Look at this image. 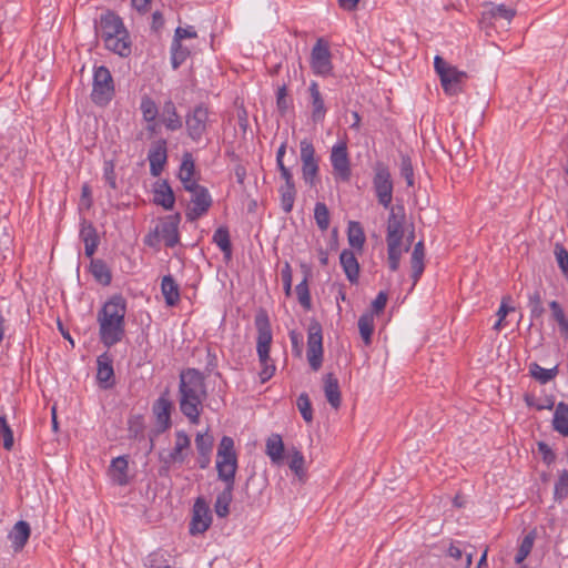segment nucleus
Listing matches in <instances>:
<instances>
[{
	"mask_svg": "<svg viewBox=\"0 0 568 568\" xmlns=\"http://www.w3.org/2000/svg\"><path fill=\"white\" fill-rule=\"evenodd\" d=\"M207 397L205 377L195 369L187 368L180 373L179 405L181 413L192 424H197L203 409V402Z\"/></svg>",
	"mask_w": 568,
	"mask_h": 568,
	"instance_id": "f257e3e1",
	"label": "nucleus"
},
{
	"mask_svg": "<svg viewBox=\"0 0 568 568\" xmlns=\"http://www.w3.org/2000/svg\"><path fill=\"white\" fill-rule=\"evenodd\" d=\"M125 300L115 295L111 297L98 314L101 342L111 347L119 343L124 335Z\"/></svg>",
	"mask_w": 568,
	"mask_h": 568,
	"instance_id": "f03ea898",
	"label": "nucleus"
},
{
	"mask_svg": "<svg viewBox=\"0 0 568 568\" xmlns=\"http://www.w3.org/2000/svg\"><path fill=\"white\" fill-rule=\"evenodd\" d=\"M97 34L103 40L105 48L121 57H128L131 52L129 33L122 19L112 11L101 14L95 24Z\"/></svg>",
	"mask_w": 568,
	"mask_h": 568,
	"instance_id": "7ed1b4c3",
	"label": "nucleus"
},
{
	"mask_svg": "<svg viewBox=\"0 0 568 568\" xmlns=\"http://www.w3.org/2000/svg\"><path fill=\"white\" fill-rule=\"evenodd\" d=\"M405 210L403 205L390 207L387 221V262L390 271L396 272L402 258V242L404 237Z\"/></svg>",
	"mask_w": 568,
	"mask_h": 568,
	"instance_id": "20e7f679",
	"label": "nucleus"
},
{
	"mask_svg": "<svg viewBox=\"0 0 568 568\" xmlns=\"http://www.w3.org/2000/svg\"><path fill=\"white\" fill-rule=\"evenodd\" d=\"M255 327L257 329V355L262 365L260 373L262 382L268 381L275 372V366L271 363L270 348L272 343V329L268 315L261 310L255 316Z\"/></svg>",
	"mask_w": 568,
	"mask_h": 568,
	"instance_id": "39448f33",
	"label": "nucleus"
},
{
	"mask_svg": "<svg viewBox=\"0 0 568 568\" xmlns=\"http://www.w3.org/2000/svg\"><path fill=\"white\" fill-rule=\"evenodd\" d=\"M217 477L222 481H235L237 470V455L234 448V440L223 436L220 440L216 453Z\"/></svg>",
	"mask_w": 568,
	"mask_h": 568,
	"instance_id": "423d86ee",
	"label": "nucleus"
},
{
	"mask_svg": "<svg viewBox=\"0 0 568 568\" xmlns=\"http://www.w3.org/2000/svg\"><path fill=\"white\" fill-rule=\"evenodd\" d=\"M434 68L439 75L444 91L449 95H456L462 92V84L467 78L466 72L459 71L456 67L448 64L442 57L436 55Z\"/></svg>",
	"mask_w": 568,
	"mask_h": 568,
	"instance_id": "0eeeda50",
	"label": "nucleus"
},
{
	"mask_svg": "<svg viewBox=\"0 0 568 568\" xmlns=\"http://www.w3.org/2000/svg\"><path fill=\"white\" fill-rule=\"evenodd\" d=\"M114 91V82L109 69L104 65L95 68L91 92L92 101L97 105L104 106L112 100Z\"/></svg>",
	"mask_w": 568,
	"mask_h": 568,
	"instance_id": "6e6552de",
	"label": "nucleus"
},
{
	"mask_svg": "<svg viewBox=\"0 0 568 568\" xmlns=\"http://www.w3.org/2000/svg\"><path fill=\"white\" fill-rule=\"evenodd\" d=\"M373 186L376 193L377 201L385 209L390 207L393 200V181L388 168L377 162L374 168Z\"/></svg>",
	"mask_w": 568,
	"mask_h": 568,
	"instance_id": "1a4fd4ad",
	"label": "nucleus"
},
{
	"mask_svg": "<svg viewBox=\"0 0 568 568\" xmlns=\"http://www.w3.org/2000/svg\"><path fill=\"white\" fill-rule=\"evenodd\" d=\"M302 178L310 187H315L318 183V160L315 156V148L311 141L304 139L300 143Z\"/></svg>",
	"mask_w": 568,
	"mask_h": 568,
	"instance_id": "9d476101",
	"label": "nucleus"
},
{
	"mask_svg": "<svg viewBox=\"0 0 568 568\" xmlns=\"http://www.w3.org/2000/svg\"><path fill=\"white\" fill-rule=\"evenodd\" d=\"M306 356L311 368L317 372L323 363V334L317 321H312L308 325Z\"/></svg>",
	"mask_w": 568,
	"mask_h": 568,
	"instance_id": "9b49d317",
	"label": "nucleus"
},
{
	"mask_svg": "<svg viewBox=\"0 0 568 568\" xmlns=\"http://www.w3.org/2000/svg\"><path fill=\"white\" fill-rule=\"evenodd\" d=\"M210 123L209 110L200 104L195 106L185 118V125L189 136L197 142L205 134Z\"/></svg>",
	"mask_w": 568,
	"mask_h": 568,
	"instance_id": "f8f14e48",
	"label": "nucleus"
},
{
	"mask_svg": "<svg viewBox=\"0 0 568 568\" xmlns=\"http://www.w3.org/2000/svg\"><path fill=\"white\" fill-rule=\"evenodd\" d=\"M190 447L189 436L182 430L178 432L174 448L171 452L160 454V462L163 467L168 470L173 464L184 463Z\"/></svg>",
	"mask_w": 568,
	"mask_h": 568,
	"instance_id": "ddd939ff",
	"label": "nucleus"
},
{
	"mask_svg": "<svg viewBox=\"0 0 568 568\" xmlns=\"http://www.w3.org/2000/svg\"><path fill=\"white\" fill-rule=\"evenodd\" d=\"M311 67L318 75H328L332 71L331 51L323 39H318L312 49Z\"/></svg>",
	"mask_w": 568,
	"mask_h": 568,
	"instance_id": "4468645a",
	"label": "nucleus"
},
{
	"mask_svg": "<svg viewBox=\"0 0 568 568\" xmlns=\"http://www.w3.org/2000/svg\"><path fill=\"white\" fill-rule=\"evenodd\" d=\"M212 523V516L206 501L199 497L193 505V516L190 523V534L197 535L206 531Z\"/></svg>",
	"mask_w": 568,
	"mask_h": 568,
	"instance_id": "2eb2a0df",
	"label": "nucleus"
},
{
	"mask_svg": "<svg viewBox=\"0 0 568 568\" xmlns=\"http://www.w3.org/2000/svg\"><path fill=\"white\" fill-rule=\"evenodd\" d=\"M212 205V197L206 187L199 189L197 192L191 194L190 205L185 216L187 221H195L205 214Z\"/></svg>",
	"mask_w": 568,
	"mask_h": 568,
	"instance_id": "dca6fc26",
	"label": "nucleus"
},
{
	"mask_svg": "<svg viewBox=\"0 0 568 568\" xmlns=\"http://www.w3.org/2000/svg\"><path fill=\"white\" fill-rule=\"evenodd\" d=\"M331 162L337 179L348 181L351 178V168L345 143H338L332 148Z\"/></svg>",
	"mask_w": 568,
	"mask_h": 568,
	"instance_id": "f3484780",
	"label": "nucleus"
},
{
	"mask_svg": "<svg viewBox=\"0 0 568 568\" xmlns=\"http://www.w3.org/2000/svg\"><path fill=\"white\" fill-rule=\"evenodd\" d=\"M180 214L170 215L163 219L156 226L161 240L168 247H173L179 243L178 226L180 223Z\"/></svg>",
	"mask_w": 568,
	"mask_h": 568,
	"instance_id": "a211bd4d",
	"label": "nucleus"
},
{
	"mask_svg": "<svg viewBox=\"0 0 568 568\" xmlns=\"http://www.w3.org/2000/svg\"><path fill=\"white\" fill-rule=\"evenodd\" d=\"M148 159L150 162V173L153 176H159L168 159L166 141L164 139H160L151 145Z\"/></svg>",
	"mask_w": 568,
	"mask_h": 568,
	"instance_id": "6ab92c4d",
	"label": "nucleus"
},
{
	"mask_svg": "<svg viewBox=\"0 0 568 568\" xmlns=\"http://www.w3.org/2000/svg\"><path fill=\"white\" fill-rule=\"evenodd\" d=\"M97 379L102 388H110L114 384L112 358L106 353L98 357Z\"/></svg>",
	"mask_w": 568,
	"mask_h": 568,
	"instance_id": "aec40b11",
	"label": "nucleus"
},
{
	"mask_svg": "<svg viewBox=\"0 0 568 568\" xmlns=\"http://www.w3.org/2000/svg\"><path fill=\"white\" fill-rule=\"evenodd\" d=\"M80 237L84 243V253L88 257H92L99 245V235L93 224L87 220H82L80 229Z\"/></svg>",
	"mask_w": 568,
	"mask_h": 568,
	"instance_id": "412c9836",
	"label": "nucleus"
},
{
	"mask_svg": "<svg viewBox=\"0 0 568 568\" xmlns=\"http://www.w3.org/2000/svg\"><path fill=\"white\" fill-rule=\"evenodd\" d=\"M31 534L30 525L24 520H19L10 530L8 538L14 551H20L26 546Z\"/></svg>",
	"mask_w": 568,
	"mask_h": 568,
	"instance_id": "4be33fe9",
	"label": "nucleus"
},
{
	"mask_svg": "<svg viewBox=\"0 0 568 568\" xmlns=\"http://www.w3.org/2000/svg\"><path fill=\"white\" fill-rule=\"evenodd\" d=\"M225 484L224 489L217 495L214 510L217 517L225 518L230 514V505L233 499V489L235 481H223Z\"/></svg>",
	"mask_w": 568,
	"mask_h": 568,
	"instance_id": "5701e85b",
	"label": "nucleus"
},
{
	"mask_svg": "<svg viewBox=\"0 0 568 568\" xmlns=\"http://www.w3.org/2000/svg\"><path fill=\"white\" fill-rule=\"evenodd\" d=\"M155 204L161 205L165 210H171L174 206L175 196L172 187L166 181H158L154 185Z\"/></svg>",
	"mask_w": 568,
	"mask_h": 568,
	"instance_id": "b1692460",
	"label": "nucleus"
},
{
	"mask_svg": "<svg viewBox=\"0 0 568 568\" xmlns=\"http://www.w3.org/2000/svg\"><path fill=\"white\" fill-rule=\"evenodd\" d=\"M339 262L347 280L353 284L357 283L359 276V264L354 252L349 250L342 251Z\"/></svg>",
	"mask_w": 568,
	"mask_h": 568,
	"instance_id": "393cba45",
	"label": "nucleus"
},
{
	"mask_svg": "<svg viewBox=\"0 0 568 568\" xmlns=\"http://www.w3.org/2000/svg\"><path fill=\"white\" fill-rule=\"evenodd\" d=\"M324 393L328 404L334 409H338L342 404L341 389L338 379L332 373L324 377Z\"/></svg>",
	"mask_w": 568,
	"mask_h": 568,
	"instance_id": "a878e982",
	"label": "nucleus"
},
{
	"mask_svg": "<svg viewBox=\"0 0 568 568\" xmlns=\"http://www.w3.org/2000/svg\"><path fill=\"white\" fill-rule=\"evenodd\" d=\"M308 91L312 104V120L314 122H320L325 118L326 114L324 99L320 92L318 84L315 81L310 84Z\"/></svg>",
	"mask_w": 568,
	"mask_h": 568,
	"instance_id": "bb28decb",
	"label": "nucleus"
},
{
	"mask_svg": "<svg viewBox=\"0 0 568 568\" xmlns=\"http://www.w3.org/2000/svg\"><path fill=\"white\" fill-rule=\"evenodd\" d=\"M488 8L483 12L481 23H491L495 19H504L508 22L515 17L516 11L507 8L504 4L494 6L493 3L486 4Z\"/></svg>",
	"mask_w": 568,
	"mask_h": 568,
	"instance_id": "cd10ccee",
	"label": "nucleus"
},
{
	"mask_svg": "<svg viewBox=\"0 0 568 568\" xmlns=\"http://www.w3.org/2000/svg\"><path fill=\"white\" fill-rule=\"evenodd\" d=\"M284 449V443L281 435L272 434L268 436L265 445V454L273 464L280 465L283 462Z\"/></svg>",
	"mask_w": 568,
	"mask_h": 568,
	"instance_id": "c85d7f7f",
	"label": "nucleus"
},
{
	"mask_svg": "<svg viewBox=\"0 0 568 568\" xmlns=\"http://www.w3.org/2000/svg\"><path fill=\"white\" fill-rule=\"evenodd\" d=\"M171 408L172 403L163 396L154 404V412L161 430H165L171 426Z\"/></svg>",
	"mask_w": 568,
	"mask_h": 568,
	"instance_id": "c756f323",
	"label": "nucleus"
},
{
	"mask_svg": "<svg viewBox=\"0 0 568 568\" xmlns=\"http://www.w3.org/2000/svg\"><path fill=\"white\" fill-rule=\"evenodd\" d=\"M110 476L112 480L120 486L128 484V459L124 456L116 457L112 460Z\"/></svg>",
	"mask_w": 568,
	"mask_h": 568,
	"instance_id": "7c9ffc66",
	"label": "nucleus"
},
{
	"mask_svg": "<svg viewBox=\"0 0 568 568\" xmlns=\"http://www.w3.org/2000/svg\"><path fill=\"white\" fill-rule=\"evenodd\" d=\"M161 291L166 305L174 306L180 301L179 286L171 275H166L162 278Z\"/></svg>",
	"mask_w": 568,
	"mask_h": 568,
	"instance_id": "2f4dec72",
	"label": "nucleus"
},
{
	"mask_svg": "<svg viewBox=\"0 0 568 568\" xmlns=\"http://www.w3.org/2000/svg\"><path fill=\"white\" fill-rule=\"evenodd\" d=\"M552 427L562 436H568V405L564 402L558 403L556 406Z\"/></svg>",
	"mask_w": 568,
	"mask_h": 568,
	"instance_id": "473e14b6",
	"label": "nucleus"
},
{
	"mask_svg": "<svg viewBox=\"0 0 568 568\" xmlns=\"http://www.w3.org/2000/svg\"><path fill=\"white\" fill-rule=\"evenodd\" d=\"M163 123L168 130L175 131L182 128V120L176 112L174 103L170 100L163 106Z\"/></svg>",
	"mask_w": 568,
	"mask_h": 568,
	"instance_id": "72a5a7b5",
	"label": "nucleus"
},
{
	"mask_svg": "<svg viewBox=\"0 0 568 568\" xmlns=\"http://www.w3.org/2000/svg\"><path fill=\"white\" fill-rule=\"evenodd\" d=\"M213 242L224 253V256L226 258H231L232 244L230 240V233L226 226H220L219 229H216L213 235Z\"/></svg>",
	"mask_w": 568,
	"mask_h": 568,
	"instance_id": "f704fd0d",
	"label": "nucleus"
},
{
	"mask_svg": "<svg viewBox=\"0 0 568 568\" xmlns=\"http://www.w3.org/2000/svg\"><path fill=\"white\" fill-rule=\"evenodd\" d=\"M348 243L353 248L362 250L365 243V234L358 222L351 221L347 230Z\"/></svg>",
	"mask_w": 568,
	"mask_h": 568,
	"instance_id": "c9c22d12",
	"label": "nucleus"
},
{
	"mask_svg": "<svg viewBox=\"0 0 568 568\" xmlns=\"http://www.w3.org/2000/svg\"><path fill=\"white\" fill-rule=\"evenodd\" d=\"M91 273L94 278L103 285H109L111 283V273L106 264L102 260H92L91 261Z\"/></svg>",
	"mask_w": 568,
	"mask_h": 568,
	"instance_id": "e433bc0d",
	"label": "nucleus"
},
{
	"mask_svg": "<svg viewBox=\"0 0 568 568\" xmlns=\"http://www.w3.org/2000/svg\"><path fill=\"white\" fill-rule=\"evenodd\" d=\"M358 329L361 337L366 345L372 342V334L374 332V316L371 313L363 314L358 320Z\"/></svg>",
	"mask_w": 568,
	"mask_h": 568,
	"instance_id": "4c0bfd02",
	"label": "nucleus"
},
{
	"mask_svg": "<svg viewBox=\"0 0 568 568\" xmlns=\"http://www.w3.org/2000/svg\"><path fill=\"white\" fill-rule=\"evenodd\" d=\"M278 192L281 194V206L285 213H290L293 209L295 196H296V189L295 185H282L278 189Z\"/></svg>",
	"mask_w": 568,
	"mask_h": 568,
	"instance_id": "58836bf2",
	"label": "nucleus"
},
{
	"mask_svg": "<svg viewBox=\"0 0 568 568\" xmlns=\"http://www.w3.org/2000/svg\"><path fill=\"white\" fill-rule=\"evenodd\" d=\"M140 110L145 122H152L153 120H156L159 109L156 103L149 95L142 97Z\"/></svg>",
	"mask_w": 568,
	"mask_h": 568,
	"instance_id": "ea45409f",
	"label": "nucleus"
},
{
	"mask_svg": "<svg viewBox=\"0 0 568 568\" xmlns=\"http://www.w3.org/2000/svg\"><path fill=\"white\" fill-rule=\"evenodd\" d=\"M314 219L321 231H326L329 226V212L325 203L317 202L314 209Z\"/></svg>",
	"mask_w": 568,
	"mask_h": 568,
	"instance_id": "a19ab883",
	"label": "nucleus"
},
{
	"mask_svg": "<svg viewBox=\"0 0 568 568\" xmlns=\"http://www.w3.org/2000/svg\"><path fill=\"white\" fill-rule=\"evenodd\" d=\"M288 453H290V462H288L290 469L292 471H294V474L298 478H302L304 475V456L295 447H293Z\"/></svg>",
	"mask_w": 568,
	"mask_h": 568,
	"instance_id": "79ce46f5",
	"label": "nucleus"
},
{
	"mask_svg": "<svg viewBox=\"0 0 568 568\" xmlns=\"http://www.w3.org/2000/svg\"><path fill=\"white\" fill-rule=\"evenodd\" d=\"M297 300L300 304L306 310L310 311L312 308V300L307 284V277L305 276L303 281L296 285L295 287Z\"/></svg>",
	"mask_w": 568,
	"mask_h": 568,
	"instance_id": "37998d69",
	"label": "nucleus"
},
{
	"mask_svg": "<svg viewBox=\"0 0 568 568\" xmlns=\"http://www.w3.org/2000/svg\"><path fill=\"white\" fill-rule=\"evenodd\" d=\"M296 406H297L303 419L306 423H312L313 409H312V404H311L310 397L306 393L300 394V396L297 397V400H296Z\"/></svg>",
	"mask_w": 568,
	"mask_h": 568,
	"instance_id": "c03bdc74",
	"label": "nucleus"
},
{
	"mask_svg": "<svg viewBox=\"0 0 568 568\" xmlns=\"http://www.w3.org/2000/svg\"><path fill=\"white\" fill-rule=\"evenodd\" d=\"M534 540H535L534 532H529L528 535H526L524 537V539L521 540V544L519 546V549L515 556L516 564H520L527 558V556L530 554V551L532 549Z\"/></svg>",
	"mask_w": 568,
	"mask_h": 568,
	"instance_id": "a18cd8bd",
	"label": "nucleus"
},
{
	"mask_svg": "<svg viewBox=\"0 0 568 568\" xmlns=\"http://www.w3.org/2000/svg\"><path fill=\"white\" fill-rule=\"evenodd\" d=\"M528 306L530 310L531 318H540L544 315L545 308L542 306L541 295L539 291H535L532 294L529 295Z\"/></svg>",
	"mask_w": 568,
	"mask_h": 568,
	"instance_id": "49530a36",
	"label": "nucleus"
},
{
	"mask_svg": "<svg viewBox=\"0 0 568 568\" xmlns=\"http://www.w3.org/2000/svg\"><path fill=\"white\" fill-rule=\"evenodd\" d=\"M190 51L187 48L183 47L182 43L173 41L172 42V67L173 69H178L189 57Z\"/></svg>",
	"mask_w": 568,
	"mask_h": 568,
	"instance_id": "de8ad7c7",
	"label": "nucleus"
},
{
	"mask_svg": "<svg viewBox=\"0 0 568 568\" xmlns=\"http://www.w3.org/2000/svg\"><path fill=\"white\" fill-rule=\"evenodd\" d=\"M556 368L546 369L536 363L530 365V374L542 384L551 381L556 376Z\"/></svg>",
	"mask_w": 568,
	"mask_h": 568,
	"instance_id": "09e8293b",
	"label": "nucleus"
},
{
	"mask_svg": "<svg viewBox=\"0 0 568 568\" xmlns=\"http://www.w3.org/2000/svg\"><path fill=\"white\" fill-rule=\"evenodd\" d=\"M194 161L191 156V154H185L183 156V160H182V163H181V166H180V172H179V179L181 182H187L189 179H193V175H194Z\"/></svg>",
	"mask_w": 568,
	"mask_h": 568,
	"instance_id": "8fccbe9b",
	"label": "nucleus"
},
{
	"mask_svg": "<svg viewBox=\"0 0 568 568\" xmlns=\"http://www.w3.org/2000/svg\"><path fill=\"white\" fill-rule=\"evenodd\" d=\"M195 446L199 455H211L213 437L209 433H199L195 437Z\"/></svg>",
	"mask_w": 568,
	"mask_h": 568,
	"instance_id": "3c124183",
	"label": "nucleus"
},
{
	"mask_svg": "<svg viewBox=\"0 0 568 568\" xmlns=\"http://www.w3.org/2000/svg\"><path fill=\"white\" fill-rule=\"evenodd\" d=\"M0 437L3 438V448L11 450L14 444L13 433L6 416H0Z\"/></svg>",
	"mask_w": 568,
	"mask_h": 568,
	"instance_id": "603ef678",
	"label": "nucleus"
},
{
	"mask_svg": "<svg viewBox=\"0 0 568 568\" xmlns=\"http://www.w3.org/2000/svg\"><path fill=\"white\" fill-rule=\"evenodd\" d=\"M555 499L562 500L568 497V470H562L559 475L554 490Z\"/></svg>",
	"mask_w": 568,
	"mask_h": 568,
	"instance_id": "864d4df0",
	"label": "nucleus"
},
{
	"mask_svg": "<svg viewBox=\"0 0 568 568\" xmlns=\"http://www.w3.org/2000/svg\"><path fill=\"white\" fill-rule=\"evenodd\" d=\"M424 258L425 256L422 255L412 254L410 256L413 285H415L418 282L424 272Z\"/></svg>",
	"mask_w": 568,
	"mask_h": 568,
	"instance_id": "5fc2aeb1",
	"label": "nucleus"
},
{
	"mask_svg": "<svg viewBox=\"0 0 568 568\" xmlns=\"http://www.w3.org/2000/svg\"><path fill=\"white\" fill-rule=\"evenodd\" d=\"M555 256L558 263L559 268L564 273V275L568 278V251L561 245H555Z\"/></svg>",
	"mask_w": 568,
	"mask_h": 568,
	"instance_id": "6e6d98bb",
	"label": "nucleus"
},
{
	"mask_svg": "<svg viewBox=\"0 0 568 568\" xmlns=\"http://www.w3.org/2000/svg\"><path fill=\"white\" fill-rule=\"evenodd\" d=\"M276 105L281 114H285L290 108V99L287 98V88L285 84L277 90Z\"/></svg>",
	"mask_w": 568,
	"mask_h": 568,
	"instance_id": "4d7b16f0",
	"label": "nucleus"
},
{
	"mask_svg": "<svg viewBox=\"0 0 568 568\" xmlns=\"http://www.w3.org/2000/svg\"><path fill=\"white\" fill-rule=\"evenodd\" d=\"M400 174L406 180L408 186L414 185V173L410 159L402 156Z\"/></svg>",
	"mask_w": 568,
	"mask_h": 568,
	"instance_id": "13d9d810",
	"label": "nucleus"
},
{
	"mask_svg": "<svg viewBox=\"0 0 568 568\" xmlns=\"http://www.w3.org/2000/svg\"><path fill=\"white\" fill-rule=\"evenodd\" d=\"M104 180L111 189L116 190V175L114 171V164L112 161H108L104 163Z\"/></svg>",
	"mask_w": 568,
	"mask_h": 568,
	"instance_id": "bf43d9fd",
	"label": "nucleus"
},
{
	"mask_svg": "<svg viewBox=\"0 0 568 568\" xmlns=\"http://www.w3.org/2000/svg\"><path fill=\"white\" fill-rule=\"evenodd\" d=\"M281 277L284 285V291L287 296L291 295L292 292V268L290 263H285L282 271H281Z\"/></svg>",
	"mask_w": 568,
	"mask_h": 568,
	"instance_id": "052dcab7",
	"label": "nucleus"
},
{
	"mask_svg": "<svg viewBox=\"0 0 568 568\" xmlns=\"http://www.w3.org/2000/svg\"><path fill=\"white\" fill-rule=\"evenodd\" d=\"M538 452L541 454L542 460L546 464L550 465L551 463L555 462L556 455L546 443H544V442L538 443Z\"/></svg>",
	"mask_w": 568,
	"mask_h": 568,
	"instance_id": "680f3d73",
	"label": "nucleus"
},
{
	"mask_svg": "<svg viewBox=\"0 0 568 568\" xmlns=\"http://www.w3.org/2000/svg\"><path fill=\"white\" fill-rule=\"evenodd\" d=\"M186 38H196V32L193 30L192 27H187V28L179 27L175 29L173 41L181 43V41Z\"/></svg>",
	"mask_w": 568,
	"mask_h": 568,
	"instance_id": "e2e57ef3",
	"label": "nucleus"
},
{
	"mask_svg": "<svg viewBox=\"0 0 568 568\" xmlns=\"http://www.w3.org/2000/svg\"><path fill=\"white\" fill-rule=\"evenodd\" d=\"M549 307L551 310L552 317L557 323L568 320L564 313L562 307L560 306V304L557 301L550 302Z\"/></svg>",
	"mask_w": 568,
	"mask_h": 568,
	"instance_id": "0e129e2a",
	"label": "nucleus"
},
{
	"mask_svg": "<svg viewBox=\"0 0 568 568\" xmlns=\"http://www.w3.org/2000/svg\"><path fill=\"white\" fill-rule=\"evenodd\" d=\"M387 303V294L385 292H379L375 300L372 303V307L376 313L382 312Z\"/></svg>",
	"mask_w": 568,
	"mask_h": 568,
	"instance_id": "69168bd1",
	"label": "nucleus"
},
{
	"mask_svg": "<svg viewBox=\"0 0 568 568\" xmlns=\"http://www.w3.org/2000/svg\"><path fill=\"white\" fill-rule=\"evenodd\" d=\"M510 301V296H505L501 300V304L499 306V310L497 311V316L500 318V321H504L509 312L515 311L514 307L508 306V302Z\"/></svg>",
	"mask_w": 568,
	"mask_h": 568,
	"instance_id": "338daca9",
	"label": "nucleus"
},
{
	"mask_svg": "<svg viewBox=\"0 0 568 568\" xmlns=\"http://www.w3.org/2000/svg\"><path fill=\"white\" fill-rule=\"evenodd\" d=\"M160 241H161V237L155 229L153 232L149 233L144 239L145 245H148L150 247H156L159 245Z\"/></svg>",
	"mask_w": 568,
	"mask_h": 568,
	"instance_id": "774afa93",
	"label": "nucleus"
}]
</instances>
